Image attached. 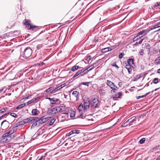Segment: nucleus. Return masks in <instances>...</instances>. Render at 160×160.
I'll return each instance as SVG.
<instances>
[{
  "label": "nucleus",
  "instance_id": "1",
  "mask_svg": "<svg viewBox=\"0 0 160 160\" xmlns=\"http://www.w3.org/2000/svg\"><path fill=\"white\" fill-rule=\"evenodd\" d=\"M30 20L28 19H25L23 23L24 25L26 26V28L30 30H32L33 31H37L38 29V27L36 26L31 25L30 23Z\"/></svg>",
  "mask_w": 160,
  "mask_h": 160
},
{
  "label": "nucleus",
  "instance_id": "2",
  "mask_svg": "<svg viewBox=\"0 0 160 160\" xmlns=\"http://www.w3.org/2000/svg\"><path fill=\"white\" fill-rule=\"evenodd\" d=\"M32 53V49L30 47H27L25 49L24 51L21 54V56L25 58H27L31 56Z\"/></svg>",
  "mask_w": 160,
  "mask_h": 160
},
{
  "label": "nucleus",
  "instance_id": "3",
  "mask_svg": "<svg viewBox=\"0 0 160 160\" xmlns=\"http://www.w3.org/2000/svg\"><path fill=\"white\" fill-rule=\"evenodd\" d=\"M88 68L84 69H82L78 71L73 77V78H75L76 77L79 76L78 77L82 76L88 73L89 71L92 70V68L90 69L89 70H88Z\"/></svg>",
  "mask_w": 160,
  "mask_h": 160
},
{
  "label": "nucleus",
  "instance_id": "4",
  "mask_svg": "<svg viewBox=\"0 0 160 160\" xmlns=\"http://www.w3.org/2000/svg\"><path fill=\"white\" fill-rule=\"evenodd\" d=\"M106 83L107 85L112 89L111 91V93H115L116 91L118 90V88L115 85L114 83L110 81L107 80Z\"/></svg>",
  "mask_w": 160,
  "mask_h": 160
},
{
  "label": "nucleus",
  "instance_id": "5",
  "mask_svg": "<svg viewBox=\"0 0 160 160\" xmlns=\"http://www.w3.org/2000/svg\"><path fill=\"white\" fill-rule=\"evenodd\" d=\"M36 117H29L25 119V122L26 123L29 124L37 123H36Z\"/></svg>",
  "mask_w": 160,
  "mask_h": 160
},
{
  "label": "nucleus",
  "instance_id": "6",
  "mask_svg": "<svg viewBox=\"0 0 160 160\" xmlns=\"http://www.w3.org/2000/svg\"><path fill=\"white\" fill-rule=\"evenodd\" d=\"M90 103L91 107L94 108H97L99 105L98 99H97L94 98L91 101Z\"/></svg>",
  "mask_w": 160,
  "mask_h": 160
},
{
  "label": "nucleus",
  "instance_id": "7",
  "mask_svg": "<svg viewBox=\"0 0 160 160\" xmlns=\"http://www.w3.org/2000/svg\"><path fill=\"white\" fill-rule=\"evenodd\" d=\"M2 139L0 141V142H2L3 143L8 142H9L11 139L8 138V136L6 133L3 134L2 136Z\"/></svg>",
  "mask_w": 160,
  "mask_h": 160
},
{
  "label": "nucleus",
  "instance_id": "8",
  "mask_svg": "<svg viewBox=\"0 0 160 160\" xmlns=\"http://www.w3.org/2000/svg\"><path fill=\"white\" fill-rule=\"evenodd\" d=\"M123 65H128L131 66L132 65H133L135 66L134 63L133 59L132 58H130L127 60V62L124 61L123 63Z\"/></svg>",
  "mask_w": 160,
  "mask_h": 160
},
{
  "label": "nucleus",
  "instance_id": "9",
  "mask_svg": "<svg viewBox=\"0 0 160 160\" xmlns=\"http://www.w3.org/2000/svg\"><path fill=\"white\" fill-rule=\"evenodd\" d=\"M55 108L56 111L54 112V113H56L59 112L64 111L66 110L64 107L62 106L56 107H55Z\"/></svg>",
  "mask_w": 160,
  "mask_h": 160
},
{
  "label": "nucleus",
  "instance_id": "10",
  "mask_svg": "<svg viewBox=\"0 0 160 160\" xmlns=\"http://www.w3.org/2000/svg\"><path fill=\"white\" fill-rule=\"evenodd\" d=\"M26 122H25V119H24L22 121H20L17 122L13 126V128L15 129L18 126H22L26 124Z\"/></svg>",
  "mask_w": 160,
  "mask_h": 160
},
{
  "label": "nucleus",
  "instance_id": "11",
  "mask_svg": "<svg viewBox=\"0 0 160 160\" xmlns=\"http://www.w3.org/2000/svg\"><path fill=\"white\" fill-rule=\"evenodd\" d=\"M9 123L8 121L6 120H4L1 122V126L3 128H6L8 127Z\"/></svg>",
  "mask_w": 160,
  "mask_h": 160
},
{
  "label": "nucleus",
  "instance_id": "12",
  "mask_svg": "<svg viewBox=\"0 0 160 160\" xmlns=\"http://www.w3.org/2000/svg\"><path fill=\"white\" fill-rule=\"evenodd\" d=\"M149 32V30L148 29L146 30H143L142 31L139 32L137 33V36H139L140 35H145Z\"/></svg>",
  "mask_w": 160,
  "mask_h": 160
},
{
  "label": "nucleus",
  "instance_id": "13",
  "mask_svg": "<svg viewBox=\"0 0 160 160\" xmlns=\"http://www.w3.org/2000/svg\"><path fill=\"white\" fill-rule=\"evenodd\" d=\"M36 123L38 122L39 124H42L44 123V121L43 119V116L40 118H38V117H36Z\"/></svg>",
  "mask_w": 160,
  "mask_h": 160
},
{
  "label": "nucleus",
  "instance_id": "14",
  "mask_svg": "<svg viewBox=\"0 0 160 160\" xmlns=\"http://www.w3.org/2000/svg\"><path fill=\"white\" fill-rule=\"evenodd\" d=\"M90 104V102L89 101L87 102H84L83 105V107L84 108V110H87L89 108V106Z\"/></svg>",
  "mask_w": 160,
  "mask_h": 160
},
{
  "label": "nucleus",
  "instance_id": "15",
  "mask_svg": "<svg viewBox=\"0 0 160 160\" xmlns=\"http://www.w3.org/2000/svg\"><path fill=\"white\" fill-rule=\"evenodd\" d=\"M79 94V92L77 91H74L72 93V95L76 98V101L78 100Z\"/></svg>",
  "mask_w": 160,
  "mask_h": 160
},
{
  "label": "nucleus",
  "instance_id": "16",
  "mask_svg": "<svg viewBox=\"0 0 160 160\" xmlns=\"http://www.w3.org/2000/svg\"><path fill=\"white\" fill-rule=\"evenodd\" d=\"M122 94L121 92H118L117 94H115L114 96H112L111 98H113V100H115V99L120 98Z\"/></svg>",
  "mask_w": 160,
  "mask_h": 160
},
{
  "label": "nucleus",
  "instance_id": "17",
  "mask_svg": "<svg viewBox=\"0 0 160 160\" xmlns=\"http://www.w3.org/2000/svg\"><path fill=\"white\" fill-rule=\"evenodd\" d=\"M125 66V68L128 70V73L129 74H131L132 72V69L131 67V66L128 65H124Z\"/></svg>",
  "mask_w": 160,
  "mask_h": 160
},
{
  "label": "nucleus",
  "instance_id": "18",
  "mask_svg": "<svg viewBox=\"0 0 160 160\" xmlns=\"http://www.w3.org/2000/svg\"><path fill=\"white\" fill-rule=\"evenodd\" d=\"M12 129H13L12 130H10L9 131L7 132V133H6V134H7V135L8 136V138H9V139H10V138L11 137V136H10L15 131H14V129H15V128L13 129L12 128Z\"/></svg>",
  "mask_w": 160,
  "mask_h": 160
},
{
  "label": "nucleus",
  "instance_id": "19",
  "mask_svg": "<svg viewBox=\"0 0 160 160\" xmlns=\"http://www.w3.org/2000/svg\"><path fill=\"white\" fill-rule=\"evenodd\" d=\"M136 118V117H133L131 118L130 119L128 120L127 121V123H129V124H130L131 123H132L134 122V121L135 120V119Z\"/></svg>",
  "mask_w": 160,
  "mask_h": 160
},
{
  "label": "nucleus",
  "instance_id": "20",
  "mask_svg": "<svg viewBox=\"0 0 160 160\" xmlns=\"http://www.w3.org/2000/svg\"><path fill=\"white\" fill-rule=\"evenodd\" d=\"M81 68L78 66L75 65L72 67L71 69V71L72 72H74L78 69H81Z\"/></svg>",
  "mask_w": 160,
  "mask_h": 160
},
{
  "label": "nucleus",
  "instance_id": "21",
  "mask_svg": "<svg viewBox=\"0 0 160 160\" xmlns=\"http://www.w3.org/2000/svg\"><path fill=\"white\" fill-rule=\"evenodd\" d=\"M48 152L46 153H45L44 155H42L39 159V160H45L46 159H47V160L48 159V158H45L48 155Z\"/></svg>",
  "mask_w": 160,
  "mask_h": 160
},
{
  "label": "nucleus",
  "instance_id": "22",
  "mask_svg": "<svg viewBox=\"0 0 160 160\" xmlns=\"http://www.w3.org/2000/svg\"><path fill=\"white\" fill-rule=\"evenodd\" d=\"M160 82V79L158 78H154L152 81V82L154 84H157Z\"/></svg>",
  "mask_w": 160,
  "mask_h": 160
},
{
  "label": "nucleus",
  "instance_id": "23",
  "mask_svg": "<svg viewBox=\"0 0 160 160\" xmlns=\"http://www.w3.org/2000/svg\"><path fill=\"white\" fill-rule=\"evenodd\" d=\"M78 110L80 112L82 110H84L83 105L81 103L78 108Z\"/></svg>",
  "mask_w": 160,
  "mask_h": 160
},
{
  "label": "nucleus",
  "instance_id": "24",
  "mask_svg": "<svg viewBox=\"0 0 160 160\" xmlns=\"http://www.w3.org/2000/svg\"><path fill=\"white\" fill-rule=\"evenodd\" d=\"M99 92L102 96H103L105 94V90L103 89H100L99 90Z\"/></svg>",
  "mask_w": 160,
  "mask_h": 160
},
{
  "label": "nucleus",
  "instance_id": "25",
  "mask_svg": "<svg viewBox=\"0 0 160 160\" xmlns=\"http://www.w3.org/2000/svg\"><path fill=\"white\" fill-rule=\"evenodd\" d=\"M56 120V119L55 118H53L49 122V124L51 126L53 124L54 122H55Z\"/></svg>",
  "mask_w": 160,
  "mask_h": 160
},
{
  "label": "nucleus",
  "instance_id": "26",
  "mask_svg": "<svg viewBox=\"0 0 160 160\" xmlns=\"http://www.w3.org/2000/svg\"><path fill=\"white\" fill-rule=\"evenodd\" d=\"M151 92H149L148 93H146L145 95L142 96H138L137 97V99H139L141 98H143L146 97L147 95L149 94Z\"/></svg>",
  "mask_w": 160,
  "mask_h": 160
},
{
  "label": "nucleus",
  "instance_id": "27",
  "mask_svg": "<svg viewBox=\"0 0 160 160\" xmlns=\"http://www.w3.org/2000/svg\"><path fill=\"white\" fill-rule=\"evenodd\" d=\"M36 100V98H33V99L31 100L28 101L27 103V105H28L34 102Z\"/></svg>",
  "mask_w": 160,
  "mask_h": 160
},
{
  "label": "nucleus",
  "instance_id": "28",
  "mask_svg": "<svg viewBox=\"0 0 160 160\" xmlns=\"http://www.w3.org/2000/svg\"><path fill=\"white\" fill-rule=\"evenodd\" d=\"M58 100V99L52 98L50 102L52 104H54L57 102Z\"/></svg>",
  "mask_w": 160,
  "mask_h": 160
},
{
  "label": "nucleus",
  "instance_id": "29",
  "mask_svg": "<svg viewBox=\"0 0 160 160\" xmlns=\"http://www.w3.org/2000/svg\"><path fill=\"white\" fill-rule=\"evenodd\" d=\"M32 115H38V113L37 112V109H34L32 110Z\"/></svg>",
  "mask_w": 160,
  "mask_h": 160
},
{
  "label": "nucleus",
  "instance_id": "30",
  "mask_svg": "<svg viewBox=\"0 0 160 160\" xmlns=\"http://www.w3.org/2000/svg\"><path fill=\"white\" fill-rule=\"evenodd\" d=\"M25 105H26V104L25 103L22 104H21L20 105L17 107L16 108V109H18L21 108H22L24 107Z\"/></svg>",
  "mask_w": 160,
  "mask_h": 160
},
{
  "label": "nucleus",
  "instance_id": "31",
  "mask_svg": "<svg viewBox=\"0 0 160 160\" xmlns=\"http://www.w3.org/2000/svg\"><path fill=\"white\" fill-rule=\"evenodd\" d=\"M51 119V117L45 118L43 116V119H44V122L50 120Z\"/></svg>",
  "mask_w": 160,
  "mask_h": 160
},
{
  "label": "nucleus",
  "instance_id": "32",
  "mask_svg": "<svg viewBox=\"0 0 160 160\" xmlns=\"http://www.w3.org/2000/svg\"><path fill=\"white\" fill-rule=\"evenodd\" d=\"M144 39V38L140 40L139 42H136V43H135V44H134V45H138L139 44H141L143 42Z\"/></svg>",
  "mask_w": 160,
  "mask_h": 160
},
{
  "label": "nucleus",
  "instance_id": "33",
  "mask_svg": "<svg viewBox=\"0 0 160 160\" xmlns=\"http://www.w3.org/2000/svg\"><path fill=\"white\" fill-rule=\"evenodd\" d=\"M145 141V138H142L139 141V142L141 144H143Z\"/></svg>",
  "mask_w": 160,
  "mask_h": 160
},
{
  "label": "nucleus",
  "instance_id": "34",
  "mask_svg": "<svg viewBox=\"0 0 160 160\" xmlns=\"http://www.w3.org/2000/svg\"><path fill=\"white\" fill-rule=\"evenodd\" d=\"M112 65V66L116 68L117 69L119 68V67L117 65L116 62H113Z\"/></svg>",
  "mask_w": 160,
  "mask_h": 160
},
{
  "label": "nucleus",
  "instance_id": "35",
  "mask_svg": "<svg viewBox=\"0 0 160 160\" xmlns=\"http://www.w3.org/2000/svg\"><path fill=\"white\" fill-rule=\"evenodd\" d=\"M80 131L79 130H73L72 131V133H73V134H78L79 133V132Z\"/></svg>",
  "mask_w": 160,
  "mask_h": 160
},
{
  "label": "nucleus",
  "instance_id": "36",
  "mask_svg": "<svg viewBox=\"0 0 160 160\" xmlns=\"http://www.w3.org/2000/svg\"><path fill=\"white\" fill-rule=\"evenodd\" d=\"M107 52H108V50L107 48L102 49L101 51V52L102 53H104Z\"/></svg>",
  "mask_w": 160,
  "mask_h": 160
},
{
  "label": "nucleus",
  "instance_id": "37",
  "mask_svg": "<svg viewBox=\"0 0 160 160\" xmlns=\"http://www.w3.org/2000/svg\"><path fill=\"white\" fill-rule=\"evenodd\" d=\"M42 47V44H38L37 46V50H39Z\"/></svg>",
  "mask_w": 160,
  "mask_h": 160
},
{
  "label": "nucleus",
  "instance_id": "38",
  "mask_svg": "<svg viewBox=\"0 0 160 160\" xmlns=\"http://www.w3.org/2000/svg\"><path fill=\"white\" fill-rule=\"evenodd\" d=\"M52 88L51 87H50L49 88L46 89V90L45 91V92L47 93L49 92L52 90Z\"/></svg>",
  "mask_w": 160,
  "mask_h": 160
},
{
  "label": "nucleus",
  "instance_id": "39",
  "mask_svg": "<svg viewBox=\"0 0 160 160\" xmlns=\"http://www.w3.org/2000/svg\"><path fill=\"white\" fill-rule=\"evenodd\" d=\"M10 115L12 116L14 118H16L17 117V115L15 113L12 112L10 113Z\"/></svg>",
  "mask_w": 160,
  "mask_h": 160
},
{
  "label": "nucleus",
  "instance_id": "40",
  "mask_svg": "<svg viewBox=\"0 0 160 160\" xmlns=\"http://www.w3.org/2000/svg\"><path fill=\"white\" fill-rule=\"evenodd\" d=\"M124 54L123 53H121L118 56V58L119 59L122 58L124 56Z\"/></svg>",
  "mask_w": 160,
  "mask_h": 160
},
{
  "label": "nucleus",
  "instance_id": "41",
  "mask_svg": "<svg viewBox=\"0 0 160 160\" xmlns=\"http://www.w3.org/2000/svg\"><path fill=\"white\" fill-rule=\"evenodd\" d=\"M89 82H82L80 83V84L88 86H89Z\"/></svg>",
  "mask_w": 160,
  "mask_h": 160
},
{
  "label": "nucleus",
  "instance_id": "42",
  "mask_svg": "<svg viewBox=\"0 0 160 160\" xmlns=\"http://www.w3.org/2000/svg\"><path fill=\"white\" fill-rule=\"evenodd\" d=\"M151 48L150 45L149 44L147 45L146 46V48L148 50L149 52H150Z\"/></svg>",
  "mask_w": 160,
  "mask_h": 160
},
{
  "label": "nucleus",
  "instance_id": "43",
  "mask_svg": "<svg viewBox=\"0 0 160 160\" xmlns=\"http://www.w3.org/2000/svg\"><path fill=\"white\" fill-rule=\"evenodd\" d=\"M40 135V133L38 132H37L34 135L33 137L34 138H36L38 136Z\"/></svg>",
  "mask_w": 160,
  "mask_h": 160
},
{
  "label": "nucleus",
  "instance_id": "44",
  "mask_svg": "<svg viewBox=\"0 0 160 160\" xmlns=\"http://www.w3.org/2000/svg\"><path fill=\"white\" fill-rule=\"evenodd\" d=\"M7 108H3L0 110V113H3L7 110Z\"/></svg>",
  "mask_w": 160,
  "mask_h": 160
},
{
  "label": "nucleus",
  "instance_id": "45",
  "mask_svg": "<svg viewBox=\"0 0 160 160\" xmlns=\"http://www.w3.org/2000/svg\"><path fill=\"white\" fill-rule=\"evenodd\" d=\"M75 115V112H73L72 113H70V116L71 118H73L74 117Z\"/></svg>",
  "mask_w": 160,
  "mask_h": 160
},
{
  "label": "nucleus",
  "instance_id": "46",
  "mask_svg": "<svg viewBox=\"0 0 160 160\" xmlns=\"http://www.w3.org/2000/svg\"><path fill=\"white\" fill-rule=\"evenodd\" d=\"M144 50L142 49H141L140 50V51L139 52V53L140 55H142L144 53Z\"/></svg>",
  "mask_w": 160,
  "mask_h": 160
},
{
  "label": "nucleus",
  "instance_id": "47",
  "mask_svg": "<svg viewBox=\"0 0 160 160\" xmlns=\"http://www.w3.org/2000/svg\"><path fill=\"white\" fill-rule=\"evenodd\" d=\"M160 6V2H157L154 4V7H157Z\"/></svg>",
  "mask_w": 160,
  "mask_h": 160
},
{
  "label": "nucleus",
  "instance_id": "48",
  "mask_svg": "<svg viewBox=\"0 0 160 160\" xmlns=\"http://www.w3.org/2000/svg\"><path fill=\"white\" fill-rule=\"evenodd\" d=\"M58 91V90L57 89V88H56L55 89L52 90V91H51L50 92V93H54L56 92H57Z\"/></svg>",
  "mask_w": 160,
  "mask_h": 160
},
{
  "label": "nucleus",
  "instance_id": "49",
  "mask_svg": "<svg viewBox=\"0 0 160 160\" xmlns=\"http://www.w3.org/2000/svg\"><path fill=\"white\" fill-rule=\"evenodd\" d=\"M37 123H33L31 127V128H32L35 126H36L37 125Z\"/></svg>",
  "mask_w": 160,
  "mask_h": 160
},
{
  "label": "nucleus",
  "instance_id": "50",
  "mask_svg": "<svg viewBox=\"0 0 160 160\" xmlns=\"http://www.w3.org/2000/svg\"><path fill=\"white\" fill-rule=\"evenodd\" d=\"M149 28V29H148V30H149V32L150 31L156 28V27H152L151 28Z\"/></svg>",
  "mask_w": 160,
  "mask_h": 160
},
{
  "label": "nucleus",
  "instance_id": "51",
  "mask_svg": "<svg viewBox=\"0 0 160 160\" xmlns=\"http://www.w3.org/2000/svg\"><path fill=\"white\" fill-rule=\"evenodd\" d=\"M129 124L130 125V124H129V123H127L126 122L125 123H124L123 124L122 126L123 127H125V126H127Z\"/></svg>",
  "mask_w": 160,
  "mask_h": 160
},
{
  "label": "nucleus",
  "instance_id": "52",
  "mask_svg": "<svg viewBox=\"0 0 160 160\" xmlns=\"http://www.w3.org/2000/svg\"><path fill=\"white\" fill-rule=\"evenodd\" d=\"M63 87H62V86H60L57 88V89L58 91L60 89L62 88Z\"/></svg>",
  "mask_w": 160,
  "mask_h": 160
},
{
  "label": "nucleus",
  "instance_id": "53",
  "mask_svg": "<svg viewBox=\"0 0 160 160\" xmlns=\"http://www.w3.org/2000/svg\"><path fill=\"white\" fill-rule=\"evenodd\" d=\"M91 59V56H89L88 57H87V59H86V60H89Z\"/></svg>",
  "mask_w": 160,
  "mask_h": 160
},
{
  "label": "nucleus",
  "instance_id": "54",
  "mask_svg": "<svg viewBox=\"0 0 160 160\" xmlns=\"http://www.w3.org/2000/svg\"><path fill=\"white\" fill-rule=\"evenodd\" d=\"M9 113H6V114H4L1 116L0 117V119H2L3 117H4L7 114H9Z\"/></svg>",
  "mask_w": 160,
  "mask_h": 160
},
{
  "label": "nucleus",
  "instance_id": "55",
  "mask_svg": "<svg viewBox=\"0 0 160 160\" xmlns=\"http://www.w3.org/2000/svg\"><path fill=\"white\" fill-rule=\"evenodd\" d=\"M107 48L108 50V52L111 51V50H112V49L110 47H108Z\"/></svg>",
  "mask_w": 160,
  "mask_h": 160
},
{
  "label": "nucleus",
  "instance_id": "56",
  "mask_svg": "<svg viewBox=\"0 0 160 160\" xmlns=\"http://www.w3.org/2000/svg\"><path fill=\"white\" fill-rule=\"evenodd\" d=\"M107 48L108 50V52L111 51V50H112V49L110 47H108Z\"/></svg>",
  "mask_w": 160,
  "mask_h": 160
},
{
  "label": "nucleus",
  "instance_id": "57",
  "mask_svg": "<svg viewBox=\"0 0 160 160\" xmlns=\"http://www.w3.org/2000/svg\"><path fill=\"white\" fill-rule=\"evenodd\" d=\"M73 134V133H72V131H71V132H69L68 134V136H70L71 135H72Z\"/></svg>",
  "mask_w": 160,
  "mask_h": 160
},
{
  "label": "nucleus",
  "instance_id": "58",
  "mask_svg": "<svg viewBox=\"0 0 160 160\" xmlns=\"http://www.w3.org/2000/svg\"><path fill=\"white\" fill-rule=\"evenodd\" d=\"M118 85L119 87H121L122 85V82H119L118 83Z\"/></svg>",
  "mask_w": 160,
  "mask_h": 160
},
{
  "label": "nucleus",
  "instance_id": "59",
  "mask_svg": "<svg viewBox=\"0 0 160 160\" xmlns=\"http://www.w3.org/2000/svg\"><path fill=\"white\" fill-rule=\"evenodd\" d=\"M80 116L81 117V118H84V117L82 116V112L80 114Z\"/></svg>",
  "mask_w": 160,
  "mask_h": 160
},
{
  "label": "nucleus",
  "instance_id": "60",
  "mask_svg": "<svg viewBox=\"0 0 160 160\" xmlns=\"http://www.w3.org/2000/svg\"><path fill=\"white\" fill-rule=\"evenodd\" d=\"M29 96H28L26 98H23L22 100H25L26 99H28L29 98Z\"/></svg>",
  "mask_w": 160,
  "mask_h": 160
},
{
  "label": "nucleus",
  "instance_id": "61",
  "mask_svg": "<svg viewBox=\"0 0 160 160\" xmlns=\"http://www.w3.org/2000/svg\"><path fill=\"white\" fill-rule=\"evenodd\" d=\"M55 108H53L52 109V112H55L56 111V109Z\"/></svg>",
  "mask_w": 160,
  "mask_h": 160
},
{
  "label": "nucleus",
  "instance_id": "62",
  "mask_svg": "<svg viewBox=\"0 0 160 160\" xmlns=\"http://www.w3.org/2000/svg\"><path fill=\"white\" fill-rule=\"evenodd\" d=\"M138 37V36H137H137L136 37V39H137V40H138L140 38H141L142 37Z\"/></svg>",
  "mask_w": 160,
  "mask_h": 160
},
{
  "label": "nucleus",
  "instance_id": "63",
  "mask_svg": "<svg viewBox=\"0 0 160 160\" xmlns=\"http://www.w3.org/2000/svg\"><path fill=\"white\" fill-rule=\"evenodd\" d=\"M157 72L158 73H160V68L158 70Z\"/></svg>",
  "mask_w": 160,
  "mask_h": 160
},
{
  "label": "nucleus",
  "instance_id": "64",
  "mask_svg": "<svg viewBox=\"0 0 160 160\" xmlns=\"http://www.w3.org/2000/svg\"><path fill=\"white\" fill-rule=\"evenodd\" d=\"M136 37L134 38L133 39V41H137V39H136Z\"/></svg>",
  "mask_w": 160,
  "mask_h": 160
}]
</instances>
